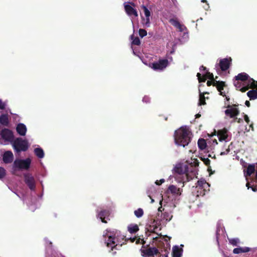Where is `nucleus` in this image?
I'll list each match as a JSON object with an SVG mask.
<instances>
[{
  "label": "nucleus",
  "instance_id": "412c9836",
  "mask_svg": "<svg viewBox=\"0 0 257 257\" xmlns=\"http://www.w3.org/2000/svg\"><path fill=\"white\" fill-rule=\"evenodd\" d=\"M14 159V155L11 151L6 152L3 155V161L5 163H11Z\"/></svg>",
  "mask_w": 257,
  "mask_h": 257
},
{
  "label": "nucleus",
  "instance_id": "3c124183",
  "mask_svg": "<svg viewBox=\"0 0 257 257\" xmlns=\"http://www.w3.org/2000/svg\"><path fill=\"white\" fill-rule=\"evenodd\" d=\"M198 164H199V162H198V160L197 159L194 158V167L198 166Z\"/></svg>",
  "mask_w": 257,
  "mask_h": 257
},
{
  "label": "nucleus",
  "instance_id": "603ef678",
  "mask_svg": "<svg viewBox=\"0 0 257 257\" xmlns=\"http://www.w3.org/2000/svg\"><path fill=\"white\" fill-rule=\"evenodd\" d=\"M251 189L253 192L257 191V187L256 186H252L250 187Z\"/></svg>",
  "mask_w": 257,
  "mask_h": 257
},
{
  "label": "nucleus",
  "instance_id": "052dcab7",
  "mask_svg": "<svg viewBox=\"0 0 257 257\" xmlns=\"http://www.w3.org/2000/svg\"><path fill=\"white\" fill-rule=\"evenodd\" d=\"M246 186L247 187V189H249L251 187V186H250V184H249V183L248 182H247L246 184Z\"/></svg>",
  "mask_w": 257,
  "mask_h": 257
},
{
  "label": "nucleus",
  "instance_id": "ea45409f",
  "mask_svg": "<svg viewBox=\"0 0 257 257\" xmlns=\"http://www.w3.org/2000/svg\"><path fill=\"white\" fill-rule=\"evenodd\" d=\"M7 104L6 101H3L2 99H0V109H4Z\"/></svg>",
  "mask_w": 257,
  "mask_h": 257
},
{
  "label": "nucleus",
  "instance_id": "cd10ccee",
  "mask_svg": "<svg viewBox=\"0 0 257 257\" xmlns=\"http://www.w3.org/2000/svg\"><path fill=\"white\" fill-rule=\"evenodd\" d=\"M127 230L131 233H134L139 230V227L136 224H131L128 225Z\"/></svg>",
  "mask_w": 257,
  "mask_h": 257
},
{
  "label": "nucleus",
  "instance_id": "a18cd8bd",
  "mask_svg": "<svg viewBox=\"0 0 257 257\" xmlns=\"http://www.w3.org/2000/svg\"><path fill=\"white\" fill-rule=\"evenodd\" d=\"M164 182H165V180L164 179H161L160 180H157L155 182V184L157 185H159H159H161L162 184H163Z\"/></svg>",
  "mask_w": 257,
  "mask_h": 257
},
{
  "label": "nucleus",
  "instance_id": "bf43d9fd",
  "mask_svg": "<svg viewBox=\"0 0 257 257\" xmlns=\"http://www.w3.org/2000/svg\"><path fill=\"white\" fill-rule=\"evenodd\" d=\"M201 116V114L200 113H197L195 115V118H199Z\"/></svg>",
  "mask_w": 257,
  "mask_h": 257
},
{
  "label": "nucleus",
  "instance_id": "a878e982",
  "mask_svg": "<svg viewBox=\"0 0 257 257\" xmlns=\"http://www.w3.org/2000/svg\"><path fill=\"white\" fill-rule=\"evenodd\" d=\"M182 250L179 246H175L173 248V257H180L182 255Z\"/></svg>",
  "mask_w": 257,
  "mask_h": 257
},
{
  "label": "nucleus",
  "instance_id": "774afa93",
  "mask_svg": "<svg viewBox=\"0 0 257 257\" xmlns=\"http://www.w3.org/2000/svg\"><path fill=\"white\" fill-rule=\"evenodd\" d=\"M201 2H203V3H204V2H206V0H202Z\"/></svg>",
  "mask_w": 257,
  "mask_h": 257
},
{
  "label": "nucleus",
  "instance_id": "37998d69",
  "mask_svg": "<svg viewBox=\"0 0 257 257\" xmlns=\"http://www.w3.org/2000/svg\"><path fill=\"white\" fill-rule=\"evenodd\" d=\"M234 85L237 89H239L241 87V84L238 82V81H234Z\"/></svg>",
  "mask_w": 257,
  "mask_h": 257
},
{
  "label": "nucleus",
  "instance_id": "39448f33",
  "mask_svg": "<svg viewBox=\"0 0 257 257\" xmlns=\"http://www.w3.org/2000/svg\"><path fill=\"white\" fill-rule=\"evenodd\" d=\"M32 159L30 158L25 159H16L13 165V173L16 174L17 170H28L30 167Z\"/></svg>",
  "mask_w": 257,
  "mask_h": 257
},
{
  "label": "nucleus",
  "instance_id": "e433bc0d",
  "mask_svg": "<svg viewBox=\"0 0 257 257\" xmlns=\"http://www.w3.org/2000/svg\"><path fill=\"white\" fill-rule=\"evenodd\" d=\"M139 33L140 36L142 38L146 36L147 34V31L145 30L142 29H140L139 30Z\"/></svg>",
  "mask_w": 257,
  "mask_h": 257
},
{
  "label": "nucleus",
  "instance_id": "4d7b16f0",
  "mask_svg": "<svg viewBox=\"0 0 257 257\" xmlns=\"http://www.w3.org/2000/svg\"><path fill=\"white\" fill-rule=\"evenodd\" d=\"M245 104L247 106L249 107L250 105V102L248 100H246L245 102Z\"/></svg>",
  "mask_w": 257,
  "mask_h": 257
},
{
  "label": "nucleus",
  "instance_id": "6ab92c4d",
  "mask_svg": "<svg viewBox=\"0 0 257 257\" xmlns=\"http://www.w3.org/2000/svg\"><path fill=\"white\" fill-rule=\"evenodd\" d=\"M124 6L126 14L130 17H131L132 16H134L135 17H137L138 16L137 11L131 6L124 3Z\"/></svg>",
  "mask_w": 257,
  "mask_h": 257
},
{
  "label": "nucleus",
  "instance_id": "c03bdc74",
  "mask_svg": "<svg viewBox=\"0 0 257 257\" xmlns=\"http://www.w3.org/2000/svg\"><path fill=\"white\" fill-rule=\"evenodd\" d=\"M150 101V98L148 96H145L143 98V101L145 103H148Z\"/></svg>",
  "mask_w": 257,
  "mask_h": 257
},
{
  "label": "nucleus",
  "instance_id": "dca6fc26",
  "mask_svg": "<svg viewBox=\"0 0 257 257\" xmlns=\"http://www.w3.org/2000/svg\"><path fill=\"white\" fill-rule=\"evenodd\" d=\"M197 77L199 83L205 82L207 78L209 80H215L213 74L208 71H207L204 75H202L200 73H197Z\"/></svg>",
  "mask_w": 257,
  "mask_h": 257
},
{
  "label": "nucleus",
  "instance_id": "7c9ffc66",
  "mask_svg": "<svg viewBox=\"0 0 257 257\" xmlns=\"http://www.w3.org/2000/svg\"><path fill=\"white\" fill-rule=\"evenodd\" d=\"M206 142L204 139H199L198 141V146L199 148L203 150L206 147Z\"/></svg>",
  "mask_w": 257,
  "mask_h": 257
},
{
  "label": "nucleus",
  "instance_id": "bb28decb",
  "mask_svg": "<svg viewBox=\"0 0 257 257\" xmlns=\"http://www.w3.org/2000/svg\"><path fill=\"white\" fill-rule=\"evenodd\" d=\"M255 165L254 164H249L246 169V171L244 173L246 177L250 176L251 175L255 172Z\"/></svg>",
  "mask_w": 257,
  "mask_h": 257
},
{
  "label": "nucleus",
  "instance_id": "393cba45",
  "mask_svg": "<svg viewBox=\"0 0 257 257\" xmlns=\"http://www.w3.org/2000/svg\"><path fill=\"white\" fill-rule=\"evenodd\" d=\"M250 250V248L248 247H237L235 248L233 250V253L234 254H239L241 253L247 252Z\"/></svg>",
  "mask_w": 257,
  "mask_h": 257
},
{
  "label": "nucleus",
  "instance_id": "f257e3e1",
  "mask_svg": "<svg viewBox=\"0 0 257 257\" xmlns=\"http://www.w3.org/2000/svg\"><path fill=\"white\" fill-rule=\"evenodd\" d=\"M173 175L169 176L168 180L171 181L174 178L178 183L184 184L190 181L193 173V159L182 160L174 165L172 169Z\"/></svg>",
  "mask_w": 257,
  "mask_h": 257
},
{
  "label": "nucleus",
  "instance_id": "69168bd1",
  "mask_svg": "<svg viewBox=\"0 0 257 257\" xmlns=\"http://www.w3.org/2000/svg\"><path fill=\"white\" fill-rule=\"evenodd\" d=\"M223 257H230V256L225 254V253H223Z\"/></svg>",
  "mask_w": 257,
  "mask_h": 257
},
{
  "label": "nucleus",
  "instance_id": "f3484780",
  "mask_svg": "<svg viewBox=\"0 0 257 257\" xmlns=\"http://www.w3.org/2000/svg\"><path fill=\"white\" fill-rule=\"evenodd\" d=\"M231 59L230 58L220 59L219 61V67L222 71H225L230 67Z\"/></svg>",
  "mask_w": 257,
  "mask_h": 257
},
{
  "label": "nucleus",
  "instance_id": "f03ea898",
  "mask_svg": "<svg viewBox=\"0 0 257 257\" xmlns=\"http://www.w3.org/2000/svg\"><path fill=\"white\" fill-rule=\"evenodd\" d=\"M158 200L159 201L161 205H162L163 202H164L165 203L164 206L166 208L169 207L170 208L166 210L163 213L162 212V206L158 208V211L159 213L156 216V219L152 223V224L150 225L149 229V230L151 232H155L160 230L162 226L165 225L167 222L170 221L173 217V215L172 214V211L176 207V204L174 202H167L163 198V196L161 194L159 195V197L158 198Z\"/></svg>",
  "mask_w": 257,
  "mask_h": 257
},
{
  "label": "nucleus",
  "instance_id": "864d4df0",
  "mask_svg": "<svg viewBox=\"0 0 257 257\" xmlns=\"http://www.w3.org/2000/svg\"><path fill=\"white\" fill-rule=\"evenodd\" d=\"M171 2L172 3L173 5L176 7L177 6V2L176 0H171Z\"/></svg>",
  "mask_w": 257,
  "mask_h": 257
},
{
  "label": "nucleus",
  "instance_id": "c756f323",
  "mask_svg": "<svg viewBox=\"0 0 257 257\" xmlns=\"http://www.w3.org/2000/svg\"><path fill=\"white\" fill-rule=\"evenodd\" d=\"M142 22L144 27L148 28L150 26V17H144L142 16Z\"/></svg>",
  "mask_w": 257,
  "mask_h": 257
},
{
  "label": "nucleus",
  "instance_id": "423d86ee",
  "mask_svg": "<svg viewBox=\"0 0 257 257\" xmlns=\"http://www.w3.org/2000/svg\"><path fill=\"white\" fill-rule=\"evenodd\" d=\"M170 61H172V58L171 57L168 59H161L158 61L154 62L153 63H146L145 61H143L144 64L148 65L150 68H152L156 71H163L169 64Z\"/></svg>",
  "mask_w": 257,
  "mask_h": 257
},
{
  "label": "nucleus",
  "instance_id": "aec40b11",
  "mask_svg": "<svg viewBox=\"0 0 257 257\" xmlns=\"http://www.w3.org/2000/svg\"><path fill=\"white\" fill-rule=\"evenodd\" d=\"M27 130V127L24 123H19L16 126L17 132L21 136H25Z\"/></svg>",
  "mask_w": 257,
  "mask_h": 257
},
{
  "label": "nucleus",
  "instance_id": "2f4dec72",
  "mask_svg": "<svg viewBox=\"0 0 257 257\" xmlns=\"http://www.w3.org/2000/svg\"><path fill=\"white\" fill-rule=\"evenodd\" d=\"M8 117L6 114H2L0 116V123L2 124L7 125L8 124Z\"/></svg>",
  "mask_w": 257,
  "mask_h": 257
},
{
  "label": "nucleus",
  "instance_id": "4be33fe9",
  "mask_svg": "<svg viewBox=\"0 0 257 257\" xmlns=\"http://www.w3.org/2000/svg\"><path fill=\"white\" fill-rule=\"evenodd\" d=\"M228 131L226 128H224L219 130L217 133V136L219 141H225L228 137Z\"/></svg>",
  "mask_w": 257,
  "mask_h": 257
},
{
  "label": "nucleus",
  "instance_id": "8fccbe9b",
  "mask_svg": "<svg viewBox=\"0 0 257 257\" xmlns=\"http://www.w3.org/2000/svg\"><path fill=\"white\" fill-rule=\"evenodd\" d=\"M207 171L210 173V175L213 174L214 173V171H212L211 166L210 165L207 166Z\"/></svg>",
  "mask_w": 257,
  "mask_h": 257
},
{
  "label": "nucleus",
  "instance_id": "6e6d98bb",
  "mask_svg": "<svg viewBox=\"0 0 257 257\" xmlns=\"http://www.w3.org/2000/svg\"><path fill=\"white\" fill-rule=\"evenodd\" d=\"M235 118V119L237 121V122L238 123H240L241 122L243 121L242 119H241V118H238L237 117H236V116L234 117Z\"/></svg>",
  "mask_w": 257,
  "mask_h": 257
},
{
  "label": "nucleus",
  "instance_id": "473e14b6",
  "mask_svg": "<svg viewBox=\"0 0 257 257\" xmlns=\"http://www.w3.org/2000/svg\"><path fill=\"white\" fill-rule=\"evenodd\" d=\"M229 243L233 246H237L240 242V240L238 238H228Z\"/></svg>",
  "mask_w": 257,
  "mask_h": 257
},
{
  "label": "nucleus",
  "instance_id": "58836bf2",
  "mask_svg": "<svg viewBox=\"0 0 257 257\" xmlns=\"http://www.w3.org/2000/svg\"><path fill=\"white\" fill-rule=\"evenodd\" d=\"M249 88H251L250 87V85H249L248 83H247V86H244V87H240L239 89V90L241 92H244L246 91H247Z\"/></svg>",
  "mask_w": 257,
  "mask_h": 257
},
{
  "label": "nucleus",
  "instance_id": "79ce46f5",
  "mask_svg": "<svg viewBox=\"0 0 257 257\" xmlns=\"http://www.w3.org/2000/svg\"><path fill=\"white\" fill-rule=\"evenodd\" d=\"M202 160L206 166L210 165V160L208 158H202Z\"/></svg>",
  "mask_w": 257,
  "mask_h": 257
},
{
  "label": "nucleus",
  "instance_id": "09e8293b",
  "mask_svg": "<svg viewBox=\"0 0 257 257\" xmlns=\"http://www.w3.org/2000/svg\"><path fill=\"white\" fill-rule=\"evenodd\" d=\"M244 120L246 121V122L247 124H249V122L250 120H249V117L247 116V115L244 114Z\"/></svg>",
  "mask_w": 257,
  "mask_h": 257
},
{
  "label": "nucleus",
  "instance_id": "9b49d317",
  "mask_svg": "<svg viewBox=\"0 0 257 257\" xmlns=\"http://www.w3.org/2000/svg\"><path fill=\"white\" fill-rule=\"evenodd\" d=\"M145 257H168L166 251L165 253H161L156 247H149L142 251Z\"/></svg>",
  "mask_w": 257,
  "mask_h": 257
},
{
  "label": "nucleus",
  "instance_id": "7ed1b4c3",
  "mask_svg": "<svg viewBox=\"0 0 257 257\" xmlns=\"http://www.w3.org/2000/svg\"><path fill=\"white\" fill-rule=\"evenodd\" d=\"M125 237L120 231L115 229H107L103 233L104 242L111 249L121 246L125 241Z\"/></svg>",
  "mask_w": 257,
  "mask_h": 257
},
{
  "label": "nucleus",
  "instance_id": "0eeeda50",
  "mask_svg": "<svg viewBox=\"0 0 257 257\" xmlns=\"http://www.w3.org/2000/svg\"><path fill=\"white\" fill-rule=\"evenodd\" d=\"M12 146L17 152L26 151L29 148L28 142L26 140H23L21 138H18L13 140L12 143Z\"/></svg>",
  "mask_w": 257,
  "mask_h": 257
},
{
  "label": "nucleus",
  "instance_id": "5701e85b",
  "mask_svg": "<svg viewBox=\"0 0 257 257\" xmlns=\"http://www.w3.org/2000/svg\"><path fill=\"white\" fill-rule=\"evenodd\" d=\"M34 149V153L38 159H42L45 156V153L42 148H40L39 146H36Z\"/></svg>",
  "mask_w": 257,
  "mask_h": 257
},
{
  "label": "nucleus",
  "instance_id": "4468645a",
  "mask_svg": "<svg viewBox=\"0 0 257 257\" xmlns=\"http://www.w3.org/2000/svg\"><path fill=\"white\" fill-rule=\"evenodd\" d=\"M214 86L216 87L217 90L219 92V94L223 97L226 96V93L223 91L224 88L227 87L225 82L222 81H215Z\"/></svg>",
  "mask_w": 257,
  "mask_h": 257
},
{
  "label": "nucleus",
  "instance_id": "5fc2aeb1",
  "mask_svg": "<svg viewBox=\"0 0 257 257\" xmlns=\"http://www.w3.org/2000/svg\"><path fill=\"white\" fill-rule=\"evenodd\" d=\"M200 70L201 71H205L206 70V68L203 66H201L200 67Z\"/></svg>",
  "mask_w": 257,
  "mask_h": 257
},
{
  "label": "nucleus",
  "instance_id": "338daca9",
  "mask_svg": "<svg viewBox=\"0 0 257 257\" xmlns=\"http://www.w3.org/2000/svg\"><path fill=\"white\" fill-rule=\"evenodd\" d=\"M14 115H15L14 118H15V119H16V118H17V117H19V116H18V115L16 114H14Z\"/></svg>",
  "mask_w": 257,
  "mask_h": 257
},
{
  "label": "nucleus",
  "instance_id": "2eb2a0df",
  "mask_svg": "<svg viewBox=\"0 0 257 257\" xmlns=\"http://www.w3.org/2000/svg\"><path fill=\"white\" fill-rule=\"evenodd\" d=\"M226 107L227 109L225 110V114L230 118H234L239 113L237 108H233L230 105H228Z\"/></svg>",
  "mask_w": 257,
  "mask_h": 257
},
{
  "label": "nucleus",
  "instance_id": "13d9d810",
  "mask_svg": "<svg viewBox=\"0 0 257 257\" xmlns=\"http://www.w3.org/2000/svg\"><path fill=\"white\" fill-rule=\"evenodd\" d=\"M45 242H46V244H52V242L51 241H49L47 239H45Z\"/></svg>",
  "mask_w": 257,
  "mask_h": 257
},
{
  "label": "nucleus",
  "instance_id": "1a4fd4ad",
  "mask_svg": "<svg viewBox=\"0 0 257 257\" xmlns=\"http://www.w3.org/2000/svg\"><path fill=\"white\" fill-rule=\"evenodd\" d=\"M169 22L173 26L178 29L180 32L183 33V35L180 39V41L182 42H186L188 39V35L185 26L181 24L176 19H171L170 20Z\"/></svg>",
  "mask_w": 257,
  "mask_h": 257
},
{
  "label": "nucleus",
  "instance_id": "4c0bfd02",
  "mask_svg": "<svg viewBox=\"0 0 257 257\" xmlns=\"http://www.w3.org/2000/svg\"><path fill=\"white\" fill-rule=\"evenodd\" d=\"M6 175V170L3 167H0V179L3 178Z\"/></svg>",
  "mask_w": 257,
  "mask_h": 257
},
{
  "label": "nucleus",
  "instance_id": "ddd939ff",
  "mask_svg": "<svg viewBox=\"0 0 257 257\" xmlns=\"http://www.w3.org/2000/svg\"><path fill=\"white\" fill-rule=\"evenodd\" d=\"M204 85H203H203L200 84L199 85L198 88H199V101L198 103V105L199 106L205 105L206 104V103L205 102L206 97H205L204 95L206 94H209V92H208L204 91H202L201 88H202V87H204ZM206 98L208 99L209 97H207Z\"/></svg>",
  "mask_w": 257,
  "mask_h": 257
},
{
  "label": "nucleus",
  "instance_id": "72a5a7b5",
  "mask_svg": "<svg viewBox=\"0 0 257 257\" xmlns=\"http://www.w3.org/2000/svg\"><path fill=\"white\" fill-rule=\"evenodd\" d=\"M142 8L143 10L145 17H150L151 12L149 9L144 5L142 6Z\"/></svg>",
  "mask_w": 257,
  "mask_h": 257
},
{
  "label": "nucleus",
  "instance_id": "0e129e2a",
  "mask_svg": "<svg viewBox=\"0 0 257 257\" xmlns=\"http://www.w3.org/2000/svg\"><path fill=\"white\" fill-rule=\"evenodd\" d=\"M225 97H226V99L227 101H229V100L230 98H229V97L226 96H225Z\"/></svg>",
  "mask_w": 257,
  "mask_h": 257
},
{
  "label": "nucleus",
  "instance_id": "c85d7f7f",
  "mask_svg": "<svg viewBox=\"0 0 257 257\" xmlns=\"http://www.w3.org/2000/svg\"><path fill=\"white\" fill-rule=\"evenodd\" d=\"M247 95L249 98L250 100H254L257 98V90H251L247 92Z\"/></svg>",
  "mask_w": 257,
  "mask_h": 257
},
{
  "label": "nucleus",
  "instance_id": "9d476101",
  "mask_svg": "<svg viewBox=\"0 0 257 257\" xmlns=\"http://www.w3.org/2000/svg\"><path fill=\"white\" fill-rule=\"evenodd\" d=\"M235 81H241L244 82L247 81V83L250 85V87L254 89H257V81H255L253 79L250 78L249 76L245 72L239 73L234 77Z\"/></svg>",
  "mask_w": 257,
  "mask_h": 257
},
{
  "label": "nucleus",
  "instance_id": "f8f14e48",
  "mask_svg": "<svg viewBox=\"0 0 257 257\" xmlns=\"http://www.w3.org/2000/svg\"><path fill=\"white\" fill-rule=\"evenodd\" d=\"M25 182L27 185L29 189L31 190H34L36 188V181L34 177L29 173L24 174Z\"/></svg>",
  "mask_w": 257,
  "mask_h": 257
},
{
  "label": "nucleus",
  "instance_id": "a211bd4d",
  "mask_svg": "<svg viewBox=\"0 0 257 257\" xmlns=\"http://www.w3.org/2000/svg\"><path fill=\"white\" fill-rule=\"evenodd\" d=\"M109 212L105 210L97 211V217L99 218L102 222L106 223L109 219Z\"/></svg>",
  "mask_w": 257,
  "mask_h": 257
},
{
  "label": "nucleus",
  "instance_id": "680f3d73",
  "mask_svg": "<svg viewBox=\"0 0 257 257\" xmlns=\"http://www.w3.org/2000/svg\"><path fill=\"white\" fill-rule=\"evenodd\" d=\"M213 143L214 144H215V145H217V144H218L217 141V140H216V139H214V140L213 141Z\"/></svg>",
  "mask_w": 257,
  "mask_h": 257
},
{
  "label": "nucleus",
  "instance_id": "a19ab883",
  "mask_svg": "<svg viewBox=\"0 0 257 257\" xmlns=\"http://www.w3.org/2000/svg\"><path fill=\"white\" fill-rule=\"evenodd\" d=\"M215 81H216V79L208 80L206 83L207 85L208 86H210L211 85H213L214 86V84H215Z\"/></svg>",
  "mask_w": 257,
  "mask_h": 257
},
{
  "label": "nucleus",
  "instance_id": "6e6552de",
  "mask_svg": "<svg viewBox=\"0 0 257 257\" xmlns=\"http://www.w3.org/2000/svg\"><path fill=\"white\" fill-rule=\"evenodd\" d=\"M209 187V184L206 182V180L201 179L197 181L195 186L196 196H203L205 194L206 189Z\"/></svg>",
  "mask_w": 257,
  "mask_h": 257
},
{
  "label": "nucleus",
  "instance_id": "e2e57ef3",
  "mask_svg": "<svg viewBox=\"0 0 257 257\" xmlns=\"http://www.w3.org/2000/svg\"><path fill=\"white\" fill-rule=\"evenodd\" d=\"M249 127L251 128V130L253 131V123H251L250 125H249Z\"/></svg>",
  "mask_w": 257,
  "mask_h": 257
},
{
  "label": "nucleus",
  "instance_id": "de8ad7c7",
  "mask_svg": "<svg viewBox=\"0 0 257 257\" xmlns=\"http://www.w3.org/2000/svg\"><path fill=\"white\" fill-rule=\"evenodd\" d=\"M147 194L148 195V196L150 198V199H151V203H153L155 201V200L152 198V196H151V193L150 192V190H148V192H147Z\"/></svg>",
  "mask_w": 257,
  "mask_h": 257
},
{
  "label": "nucleus",
  "instance_id": "49530a36",
  "mask_svg": "<svg viewBox=\"0 0 257 257\" xmlns=\"http://www.w3.org/2000/svg\"><path fill=\"white\" fill-rule=\"evenodd\" d=\"M229 152H230V149L228 147V148L226 149L225 151L222 152L220 153V155L222 156V155H227Z\"/></svg>",
  "mask_w": 257,
  "mask_h": 257
},
{
  "label": "nucleus",
  "instance_id": "f704fd0d",
  "mask_svg": "<svg viewBox=\"0 0 257 257\" xmlns=\"http://www.w3.org/2000/svg\"><path fill=\"white\" fill-rule=\"evenodd\" d=\"M134 213L137 217L140 218L143 215L144 211L142 208H139L135 211Z\"/></svg>",
  "mask_w": 257,
  "mask_h": 257
},
{
  "label": "nucleus",
  "instance_id": "20e7f679",
  "mask_svg": "<svg viewBox=\"0 0 257 257\" xmlns=\"http://www.w3.org/2000/svg\"><path fill=\"white\" fill-rule=\"evenodd\" d=\"M175 144L178 146L185 147L188 146L192 139V130L191 126H182L176 130L174 134Z\"/></svg>",
  "mask_w": 257,
  "mask_h": 257
},
{
  "label": "nucleus",
  "instance_id": "c9c22d12",
  "mask_svg": "<svg viewBox=\"0 0 257 257\" xmlns=\"http://www.w3.org/2000/svg\"><path fill=\"white\" fill-rule=\"evenodd\" d=\"M131 38L133 40L132 44L136 45H139L140 44V40L138 37H136L133 39V36H131Z\"/></svg>",
  "mask_w": 257,
  "mask_h": 257
},
{
  "label": "nucleus",
  "instance_id": "b1692460",
  "mask_svg": "<svg viewBox=\"0 0 257 257\" xmlns=\"http://www.w3.org/2000/svg\"><path fill=\"white\" fill-rule=\"evenodd\" d=\"M169 191L173 194L177 196H180L181 194L182 190L180 188H177L174 185H170L168 188Z\"/></svg>",
  "mask_w": 257,
  "mask_h": 257
}]
</instances>
